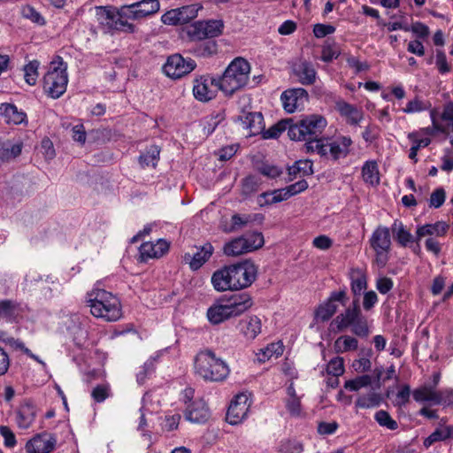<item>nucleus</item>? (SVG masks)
Returning a JSON list of instances; mask_svg holds the SVG:
<instances>
[{
	"label": "nucleus",
	"mask_w": 453,
	"mask_h": 453,
	"mask_svg": "<svg viewBox=\"0 0 453 453\" xmlns=\"http://www.w3.org/2000/svg\"><path fill=\"white\" fill-rule=\"evenodd\" d=\"M257 273L255 265L245 260L216 270L211 275V282L218 292L237 291L251 286L256 280Z\"/></svg>",
	"instance_id": "obj_1"
},
{
	"label": "nucleus",
	"mask_w": 453,
	"mask_h": 453,
	"mask_svg": "<svg viewBox=\"0 0 453 453\" xmlns=\"http://www.w3.org/2000/svg\"><path fill=\"white\" fill-rule=\"evenodd\" d=\"M253 300L247 292L235 293L226 298L217 300L207 310L208 320L212 325H219L232 318H236L253 306Z\"/></svg>",
	"instance_id": "obj_2"
},
{
	"label": "nucleus",
	"mask_w": 453,
	"mask_h": 453,
	"mask_svg": "<svg viewBox=\"0 0 453 453\" xmlns=\"http://www.w3.org/2000/svg\"><path fill=\"white\" fill-rule=\"evenodd\" d=\"M250 65L243 58L238 57L230 62L221 76L212 78L211 83L224 93L232 96L244 88L250 81Z\"/></svg>",
	"instance_id": "obj_3"
},
{
	"label": "nucleus",
	"mask_w": 453,
	"mask_h": 453,
	"mask_svg": "<svg viewBox=\"0 0 453 453\" xmlns=\"http://www.w3.org/2000/svg\"><path fill=\"white\" fill-rule=\"evenodd\" d=\"M326 126V118L319 114H310L296 121L292 119L288 137L293 141H304V149L307 152V146L310 143L315 146L318 141H322V134Z\"/></svg>",
	"instance_id": "obj_4"
},
{
	"label": "nucleus",
	"mask_w": 453,
	"mask_h": 453,
	"mask_svg": "<svg viewBox=\"0 0 453 453\" xmlns=\"http://www.w3.org/2000/svg\"><path fill=\"white\" fill-rule=\"evenodd\" d=\"M87 303L90 312L96 318L106 321H117L121 317V305L119 299L104 289L95 288L88 294Z\"/></svg>",
	"instance_id": "obj_5"
},
{
	"label": "nucleus",
	"mask_w": 453,
	"mask_h": 453,
	"mask_svg": "<svg viewBox=\"0 0 453 453\" xmlns=\"http://www.w3.org/2000/svg\"><path fill=\"white\" fill-rule=\"evenodd\" d=\"M194 367L198 376L211 382L225 380L230 372L227 364L209 349L196 354Z\"/></svg>",
	"instance_id": "obj_6"
},
{
	"label": "nucleus",
	"mask_w": 453,
	"mask_h": 453,
	"mask_svg": "<svg viewBox=\"0 0 453 453\" xmlns=\"http://www.w3.org/2000/svg\"><path fill=\"white\" fill-rule=\"evenodd\" d=\"M67 83L66 65L62 61L58 65L51 63L49 71L43 77L44 92L51 98L57 99L65 92Z\"/></svg>",
	"instance_id": "obj_7"
},
{
	"label": "nucleus",
	"mask_w": 453,
	"mask_h": 453,
	"mask_svg": "<svg viewBox=\"0 0 453 453\" xmlns=\"http://www.w3.org/2000/svg\"><path fill=\"white\" fill-rule=\"evenodd\" d=\"M96 16L99 24L109 30H118L127 33H134L135 26L127 18H122L121 6H98L96 8Z\"/></svg>",
	"instance_id": "obj_8"
},
{
	"label": "nucleus",
	"mask_w": 453,
	"mask_h": 453,
	"mask_svg": "<svg viewBox=\"0 0 453 453\" xmlns=\"http://www.w3.org/2000/svg\"><path fill=\"white\" fill-rule=\"evenodd\" d=\"M352 141L349 137L342 136L336 140L330 142L328 138H323L318 141L315 146L312 143L307 146V153L317 152L321 157H328L334 160L345 157L349 152V146Z\"/></svg>",
	"instance_id": "obj_9"
},
{
	"label": "nucleus",
	"mask_w": 453,
	"mask_h": 453,
	"mask_svg": "<svg viewBox=\"0 0 453 453\" xmlns=\"http://www.w3.org/2000/svg\"><path fill=\"white\" fill-rule=\"evenodd\" d=\"M264 245V236L260 232H252L234 238L224 245V254L237 257L254 251Z\"/></svg>",
	"instance_id": "obj_10"
},
{
	"label": "nucleus",
	"mask_w": 453,
	"mask_h": 453,
	"mask_svg": "<svg viewBox=\"0 0 453 453\" xmlns=\"http://www.w3.org/2000/svg\"><path fill=\"white\" fill-rule=\"evenodd\" d=\"M223 27V21L219 19L196 21L188 27L187 34L191 41H203L220 35Z\"/></svg>",
	"instance_id": "obj_11"
},
{
	"label": "nucleus",
	"mask_w": 453,
	"mask_h": 453,
	"mask_svg": "<svg viewBox=\"0 0 453 453\" xmlns=\"http://www.w3.org/2000/svg\"><path fill=\"white\" fill-rule=\"evenodd\" d=\"M159 8L158 0H140L130 4L122 5L121 16L133 21L140 20L157 13Z\"/></svg>",
	"instance_id": "obj_12"
},
{
	"label": "nucleus",
	"mask_w": 453,
	"mask_h": 453,
	"mask_svg": "<svg viewBox=\"0 0 453 453\" xmlns=\"http://www.w3.org/2000/svg\"><path fill=\"white\" fill-rule=\"evenodd\" d=\"M349 298L346 289L331 292L329 297L322 303H320L315 310L314 319L317 322L328 321L337 311L336 302L342 305H346Z\"/></svg>",
	"instance_id": "obj_13"
},
{
	"label": "nucleus",
	"mask_w": 453,
	"mask_h": 453,
	"mask_svg": "<svg viewBox=\"0 0 453 453\" xmlns=\"http://www.w3.org/2000/svg\"><path fill=\"white\" fill-rule=\"evenodd\" d=\"M196 66V64L192 58H185L180 54H173L168 57L163 70L168 77L179 79L190 73Z\"/></svg>",
	"instance_id": "obj_14"
},
{
	"label": "nucleus",
	"mask_w": 453,
	"mask_h": 453,
	"mask_svg": "<svg viewBox=\"0 0 453 453\" xmlns=\"http://www.w3.org/2000/svg\"><path fill=\"white\" fill-rule=\"evenodd\" d=\"M250 403L246 394H239L231 402L226 419L231 425L240 424L247 416Z\"/></svg>",
	"instance_id": "obj_15"
},
{
	"label": "nucleus",
	"mask_w": 453,
	"mask_h": 453,
	"mask_svg": "<svg viewBox=\"0 0 453 453\" xmlns=\"http://www.w3.org/2000/svg\"><path fill=\"white\" fill-rule=\"evenodd\" d=\"M57 444V437L46 432L35 435L26 444L27 453H50Z\"/></svg>",
	"instance_id": "obj_16"
},
{
	"label": "nucleus",
	"mask_w": 453,
	"mask_h": 453,
	"mask_svg": "<svg viewBox=\"0 0 453 453\" xmlns=\"http://www.w3.org/2000/svg\"><path fill=\"white\" fill-rule=\"evenodd\" d=\"M280 99L284 110L292 113L308 101V92L303 88H289L281 94Z\"/></svg>",
	"instance_id": "obj_17"
},
{
	"label": "nucleus",
	"mask_w": 453,
	"mask_h": 453,
	"mask_svg": "<svg viewBox=\"0 0 453 453\" xmlns=\"http://www.w3.org/2000/svg\"><path fill=\"white\" fill-rule=\"evenodd\" d=\"M362 315L359 299L355 298L351 305H349L343 313L336 316L331 325H336L337 331L342 332L351 326Z\"/></svg>",
	"instance_id": "obj_18"
},
{
	"label": "nucleus",
	"mask_w": 453,
	"mask_h": 453,
	"mask_svg": "<svg viewBox=\"0 0 453 453\" xmlns=\"http://www.w3.org/2000/svg\"><path fill=\"white\" fill-rule=\"evenodd\" d=\"M196 252L193 255L186 253L183 256L184 263L188 264L192 271L200 269L210 259L214 251L211 242L196 247Z\"/></svg>",
	"instance_id": "obj_19"
},
{
	"label": "nucleus",
	"mask_w": 453,
	"mask_h": 453,
	"mask_svg": "<svg viewBox=\"0 0 453 453\" xmlns=\"http://www.w3.org/2000/svg\"><path fill=\"white\" fill-rule=\"evenodd\" d=\"M238 120L241 122L242 127L249 131L250 136H255L262 134L265 129L264 117L261 112H246L238 116Z\"/></svg>",
	"instance_id": "obj_20"
},
{
	"label": "nucleus",
	"mask_w": 453,
	"mask_h": 453,
	"mask_svg": "<svg viewBox=\"0 0 453 453\" xmlns=\"http://www.w3.org/2000/svg\"><path fill=\"white\" fill-rule=\"evenodd\" d=\"M335 110L350 126L358 125L364 118V112L361 109L342 99H339L335 102Z\"/></svg>",
	"instance_id": "obj_21"
},
{
	"label": "nucleus",
	"mask_w": 453,
	"mask_h": 453,
	"mask_svg": "<svg viewBox=\"0 0 453 453\" xmlns=\"http://www.w3.org/2000/svg\"><path fill=\"white\" fill-rule=\"evenodd\" d=\"M37 415L36 406L30 401L22 403L16 411V423L19 428L27 429L34 423Z\"/></svg>",
	"instance_id": "obj_22"
},
{
	"label": "nucleus",
	"mask_w": 453,
	"mask_h": 453,
	"mask_svg": "<svg viewBox=\"0 0 453 453\" xmlns=\"http://www.w3.org/2000/svg\"><path fill=\"white\" fill-rule=\"evenodd\" d=\"M212 79L208 76H201L194 81L193 94L196 99L201 102H208L216 96V90L210 88Z\"/></svg>",
	"instance_id": "obj_23"
},
{
	"label": "nucleus",
	"mask_w": 453,
	"mask_h": 453,
	"mask_svg": "<svg viewBox=\"0 0 453 453\" xmlns=\"http://www.w3.org/2000/svg\"><path fill=\"white\" fill-rule=\"evenodd\" d=\"M210 417L209 410L204 402L195 401L188 405L185 418L192 423H204Z\"/></svg>",
	"instance_id": "obj_24"
},
{
	"label": "nucleus",
	"mask_w": 453,
	"mask_h": 453,
	"mask_svg": "<svg viewBox=\"0 0 453 453\" xmlns=\"http://www.w3.org/2000/svg\"><path fill=\"white\" fill-rule=\"evenodd\" d=\"M169 250V243L163 239L156 243L144 242L140 247V253L143 259L157 258L164 256Z\"/></svg>",
	"instance_id": "obj_25"
},
{
	"label": "nucleus",
	"mask_w": 453,
	"mask_h": 453,
	"mask_svg": "<svg viewBox=\"0 0 453 453\" xmlns=\"http://www.w3.org/2000/svg\"><path fill=\"white\" fill-rule=\"evenodd\" d=\"M239 326L246 339L254 340L261 333V319L256 315H251L240 320Z\"/></svg>",
	"instance_id": "obj_26"
},
{
	"label": "nucleus",
	"mask_w": 453,
	"mask_h": 453,
	"mask_svg": "<svg viewBox=\"0 0 453 453\" xmlns=\"http://www.w3.org/2000/svg\"><path fill=\"white\" fill-rule=\"evenodd\" d=\"M293 71L303 85H311L316 80L317 73L311 62L300 61L294 65Z\"/></svg>",
	"instance_id": "obj_27"
},
{
	"label": "nucleus",
	"mask_w": 453,
	"mask_h": 453,
	"mask_svg": "<svg viewBox=\"0 0 453 453\" xmlns=\"http://www.w3.org/2000/svg\"><path fill=\"white\" fill-rule=\"evenodd\" d=\"M448 229L449 225L444 221H437L434 224H425L417 228V241H419L425 236L442 237L447 234Z\"/></svg>",
	"instance_id": "obj_28"
},
{
	"label": "nucleus",
	"mask_w": 453,
	"mask_h": 453,
	"mask_svg": "<svg viewBox=\"0 0 453 453\" xmlns=\"http://www.w3.org/2000/svg\"><path fill=\"white\" fill-rule=\"evenodd\" d=\"M371 247L374 250H390L391 240L388 227L379 226L370 239Z\"/></svg>",
	"instance_id": "obj_29"
},
{
	"label": "nucleus",
	"mask_w": 453,
	"mask_h": 453,
	"mask_svg": "<svg viewBox=\"0 0 453 453\" xmlns=\"http://www.w3.org/2000/svg\"><path fill=\"white\" fill-rule=\"evenodd\" d=\"M20 312L19 303L4 299L0 301V322L14 323Z\"/></svg>",
	"instance_id": "obj_30"
},
{
	"label": "nucleus",
	"mask_w": 453,
	"mask_h": 453,
	"mask_svg": "<svg viewBox=\"0 0 453 453\" xmlns=\"http://www.w3.org/2000/svg\"><path fill=\"white\" fill-rule=\"evenodd\" d=\"M416 402H430L434 404H441L442 399L440 391H436L433 387H421L415 389L412 393Z\"/></svg>",
	"instance_id": "obj_31"
},
{
	"label": "nucleus",
	"mask_w": 453,
	"mask_h": 453,
	"mask_svg": "<svg viewBox=\"0 0 453 453\" xmlns=\"http://www.w3.org/2000/svg\"><path fill=\"white\" fill-rule=\"evenodd\" d=\"M288 198H290L289 194L287 193L286 188H283L262 193L258 196V203L261 206L271 205L282 201H286Z\"/></svg>",
	"instance_id": "obj_32"
},
{
	"label": "nucleus",
	"mask_w": 453,
	"mask_h": 453,
	"mask_svg": "<svg viewBox=\"0 0 453 453\" xmlns=\"http://www.w3.org/2000/svg\"><path fill=\"white\" fill-rule=\"evenodd\" d=\"M0 115H3L9 124L18 125L26 119V113L19 111L18 108L12 104H2L0 105Z\"/></svg>",
	"instance_id": "obj_33"
},
{
	"label": "nucleus",
	"mask_w": 453,
	"mask_h": 453,
	"mask_svg": "<svg viewBox=\"0 0 453 453\" xmlns=\"http://www.w3.org/2000/svg\"><path fill=\"white\" fill-rule=\"evenodd\" d=\"M190 51L201 58L211 57L218 52V44L214 40L197 41Z\"/></svg>",
	"instance_id": "obj_34"
},
{
	"label": "nucleus",
	"mask_w": 453,
	"mask_h": 453,
	"mask_svg": "<svg viewBox=\"0 0 453 453\" xmlns=\"http://www.w3.org/2000/svg\"><path fill=\"white\" fill-rule=\"evenodd\" d=\"M362 176L365 183L377 186L380 183V173L376 161H366L362 167Z\"/></svg>",
	"instance_id": "obj_35"
},
{
	"label": "nucleus",
	"mask_w": 453,
	"mask_h": 453,
	"mask_svg": "<svg viewBox=\"0 0 453 453\" xmlns=\"http://www.w3.org/2000/svg\"><path fill=\"white\" fill-rule=\"evenodd\" d=\"M453 438V426L436 428L423 442L424 446L428 449L434 442L445 441Z\"/></svg>",
	"instance_id": "obj_36"
},
{
	"label": "nucleus",
	"mask_w": 453,
	"mask_h": 453,
	"mask_svg": "<svg viewBox=\"0 0 453 453\" xmlns=\"http://www.w3.org/2000/svg\"><path fill=\"white\" fill-rule=\"evenodd\" d=\"M351 291L353 295L356 296L355 298H358L361 296V294L367 288V280L365 273H363L360 270L353 271L351 276Z\"/></svg>",
	"instance_id": "obj_37"
},
{
	"label": "nucleus",
	"mask_w": 453,
	"mask_h": 453,
	"mask_svg": "<svg viewBox=\"0 0 453 453\" xmlns=\"http://www.w3.org/2000/svg\"><path fill=\"white\" fill-rule=\"evenodd\" d=\"M292 127V119H281L278 123L272 126L269 129L262 132L263 139H276L283 131H289Z\"/></svg>",
	"instance_id": "obj_38"
},
{
	"label": "nucleus",
	"mask_w": 453,
	"mask_h": 453,
	"mask_svg": "<svg viewBox=\"0 0 453 453\" xmlns=\"http://www.w3.org/2000/svg\"><path fill=\"white\" fill-rule=\"evenodd\" d=\"M21 144H12L9 141H0V163L9 161L21 153Z\"/></svg>",
	"instance_id": "obj_39"
},
{
	"label": "nucleus",
	"mask_w": 453,
	"mask_h": 453,
	"mask_svg": "<svg viewBox=\"0 0 453 453\" xmlns=\"http://www.w3.org/2000/svg\"><path fill=\"white\" fill-rule=\"evenodd\" d=\"M381 402L382 397L380 394L372 392L368 395H360L357 399L355 405L357 408L372 409L380 406Z\"/></svg>",
	"instance_id": "obj_40"
},
{
	"label": "nucleus",
	"mask_w": 453,
	"mask_h": 453,
	"mask_svg": "<svg viewBox=\"0 0 453 453\" xmlns=\"http://www.w3.org/2000/svg\"><path fill=\"white\" fill-rule=\"evenodd\" d=\"M391 230L398 243L403 247H406L409 242L413 241L411 234L407 231L403 223L398 220H395Z\"/></svg>",
	"instance_id": "obj_41"
},
{
	"label": "nucleus",
	"mask_w": 453,
	"mask_h": 453,
	"mask_svg": "<svg viewBox=\"0 0 453 453\" xmlns=\"http://www.w3.org/2000/svg\"><path fill=\"white\" fill-rule=\"evenodd\" d=\"M160 149L157 145L150 146L147 150L139 157V163L142 167L156 166L159 157Z\"/></svg>",
	"instance_id": "obj_42"
},
{
	"label": "nucleus",
	"mask_w": 453,
	"mask_h": 453,
	"mask_svg": "<svg viewBox=\"0 0 453 453\" xmlns=\"http://www.w3.org/2000/svg\"><path fill=\"white\" fill-rule=\"evenodd\" d=\"M357 347V340L349 335L341 336L334 342V349L338 353L347 352L349 350H356Z\"/></svg>",
	"instance_id": "obj_43"
},
{
	"label": "nucleus",
	"mask_w": 453,
	"mask_h": 453,
	"mask_svg": "<svg viewBox=\"0 0 453 453\" xmlns=\"http://www.w3.org/2000/svg\"><path fill=\"white\" fill-rule=\"evenodd\" d=\"M340 55V50L337 44L330 39L325 42L321 51V60L329 63L333 59L337 58Z\"/></svg>",
	"instance_id": "obj_44"
},
{
	"label": "nucleus",
	"mask_w": 453,
	"mask_h": 453,
	"mask_svg": "<svg viewBox=\"0 0 453 453\" xmlns=\"http://www.w3.org/2000/svg\"><path fill=\"white\" fill-rule=\"evenodd\" d=\"M372 384V377L368 374L357 376L353 380H346L344 388L349 391H358L363 388H366Z\"/></svg>",
	"instance_id": "obj_45"
},
{
	"label": "nucleus",
	"mask_w": 453,
	"mask_h": 453,
	"mask_svg": "<svg viewBox=\"0 0 453 453\" xmlns=\"http://www.w3.org/2000/svg\"><path fill=\"white\" fill-rule=\"evenodd\" d=\"M375 421L382 427L394 431L398 428L397 422L392 418L390 414L384 410H380L374 414Z\"/></svg>",
	"instance_id": "obj_46"
},
{
	"label": "nucleus",
	"mask_w": 453,
	"mask_h": 453,
	"mask_svg": "<svg viewBox=\"0 0 453 453\" xmlns=\"http://www.w3.org/2000/svg\"><path fill=\"white\" fill-rule=\"evenodd\" d=\"M261 181L254 175H249L242 180V193L244 196H250L258 190Z\"/></svg>",
	"instance_id": "obj_47"
},
{
	"label": "nucleus",
	"mask_w": 453,
	"mask_h": 453,
	"mask_svg": "<svg viewBox=\"0 0 453 453\" xmlns=\"http://www.w3.org/2000/svg\"><path fill=\"white\" fill-rule=\"evenodd\" d=\"M351 332L361 338H366L369 334V326L367 323L366 318L362 315L352 326H351Z\"/></svg>",
	"instance_id": "obj_48"
},
{
	"label": "nucleus",
	"mask_w": 453,
	"mask_h": 453,
	"mask_svg": "<svg viewBox=\"0 0 453 453\" xmlns=\"http://www.w3.org/2000/svg\"><path fill=\"white\" fill-rule=\"evenodd\" d=\"M40 63L37 60L30 61L24 67L25 80L29 85H35L38 77V67Z\"/></svg>",
	"instance_id": "obj_49"
},
{
	"label": "nucleus",
	"mask_w": 453,
	"mask_h": 453,
	"mask_svg": "<svg viewBox=\"0 0 453 453\" xmlns=\"http://www.w3.org/2000/svg\"><path fill=\"white\" fill-rule=\"evenodd\" d=\"M303 446L296 440L282 441L279 446L280 453H302Z\"/></svg>",
	"instance_id": "obj_50"
},
{
	"label": "nucleus",
	"mask_w": 453,
	"mask_h": 453,
	"mask_svg": "<svg viewBox=\"0 0 453 453\" xmlns=\"http://www.w3.org/2000/svg\"><path fill=\"white\" fill-rule=\"evenodd\" d=\"M446 199V192L443 188H437L434 189L429 199V207L438 209L440 208L445 202Z\"/></svg>",
	"instance_id": "obj_51"
},
{
	"label": "nucleus",
	"mask_w": 453,
	"mask_h": 453,
	"mask_svg": "<svg viewBox=\"0 0 453 453\" xmlns=\"http://www.w3.org/2000/svg\"><path fill=\"white\" fill-rule=\"evenodd\" d=\"M326 372L334 377L342 375L344 372L343 358L337 357L331 359L327 364Z\"/></svg>",
	"instance_id": "obj_52"
},
{
	"label": "nucleus",
	"mask_w": 453,
	"mask_h": 453,
	"mask_svg": "<svg viewBox=\"0 0 453 453\" xmlns=\"http://www.w3.org/2000/svg\"><path fill=\"white\" fill-rule=\"evenodd\" d=\"M257 170L261 174L271 179L277 178L283 173L281 168L267 163H263L257 167Z\"/></svg>",
	"instance_id": "obj_53"
},
{
	"label": "nucleus",
	"mask_w": 453,
	"mask_h": 453,
	"mask_svg": "<svg viewBox=\"0 0 453 453\" xmlns=\"http://www.w3.org/2000/svg\"><path fill=\"white\" fill-rule=\"evenodd\" d=\"M431 107V104L428 102H423L418 98H415L412 101H410L406 107L403 109V111L406 113H413L419 112L422 111L428 110Z\"/></svg>",
	"instance_id": "obj_54"
},
{
	"label": "nucleus",
	"mask_w": 453,
	"mask_h": 453,
	"mask_svg": "<svg viewBox=\"0 0 453 453\" xmlns=\"http://www.w3.org/2000/svg\"><path fill=\"white\" fill-rule=\"evenodd\" d=\"M250 215H240L234 214L231 218V227L230 232H234L236 230L241 229L242 227L247 226L250 222H251Z\"/></svg>",
	"instance_id": "obj_55"
},
{
	"label": "nucleus",
	"mask_w": 453,
	"mask_h": 453,
	"mask_svg": "<svg viewBox=\"0 0 453 453\" xmlns=\"http://www.w3.org/2000/svg\"><path fill=\"white\" fill-rule=\"evenodd\" d=\"M199 9H201V6H198L197 4H190L178 9V12L180 18H184L185 23H188L197 16Z\"/></svg>",
	"instance_id": "obj_56"
},
{
	"label": "nucleus",
	"mask_w": 453,
	"mask_h": 453,
	"mask_svg": "<svg viewBox=\"0 0 453 453\" xmlns=\"http://www.w3.org/2000/svg\"><path fill=\"white\" fill-rule=\"evenodd\" d=\"M162 21L168 25L184 24V18H180L178 10H172L162 16Z\"/></svg>",
	"instance_id": "obj_57"
},
{
	"label": "nucleus",
	"mask_w": 453,
	"mask_h": 453,
	"mask_svg": "<svg viewBox=\"0 0 453 453\" xmlns=\"http://www.w3.org/2000/svg\"><path fill=\"white\" fill-rule=\"evenodd\" d=\"M431 143L430 138H423L420 140H415V144L410 149L409 157L413 160L415 163L418 161L417 155L418 151L420 150L421 148L427 147Z\"/></svg>",
	"instance_id": "obj_58"
},
{
	"label": "nucleus",
	"mask_w": 453,
	"mask_h": 453,
	"mask_svg": "<svg viewBox=\"0 0 453 453\" xmlns=\"http://www.w3.org/2000/svg\"><path fill=\"white\" fill-rule=\"evenodd\" d=\"M23 17L31 19L33 22L43 24L44 19L41 14L32 6L26 5L22 8Z\"/></svg>",
	"instance_id": "obj_59"
},
{
	"label": "nucleus",
	"mask_w": 453,
	"mask_h": 453,
	"mask_svg": "<svg viewBox=\"0 0 453 453\" xmlns=\"http://www.w3.org/2000/svg\"><path fill=\"white\" fill-rule=\"evenodd\" d=\"M335 31V27L328 24H316L313 27V34L317 38H323L328 35L333 34Z\"/></svg>",
	"instance_id": "obj_60"
},
{
	"label": "nucleus",
	"mask_w": 453,
	"mask_h": 453,
	"mask_svg": "<svg viewBox=\"0 0 453 453\" xmlns=\"http://www.w3.org/2000/svg\"><path fill=\"white\" fill-rule=\"evenodd\" d=\"M286 408L288 411L295 417H297L302 412L301 401L299 397L288 398L286 400Z\"/></svg>",
	"instance_id": "obj_61"
},
{
	"label": "nucleus",
	"mask_w": 453,
	"mask_h": 453,
	"mask_svg": "<svg viewBox=\"0 0 453 453\" xmlns=\"http://www.w3.org/2000/svg\"><path fill=\"white\" fill-rule=\"evenodd\" d=\"M0 434L3 436L4 440V445L8 448H13L17 441L13 432L10 429V427L6 426H0Z\"/></svg>",
	"instance_id": "obj_62"
},
{
	"label": "nucleus",
	"mask_w": 453,
	"mask_h": 453,
	"mask_svg": "<svg viewBox=\"0 0 453 453\" xmlns=\"http://www.w3.org/2000/svg\"><path fill=\"white\" fill-rule=\"evenodd\" d=\"M436 65L441 73H446L451 71V66L448 64L445 53L441 50H436Z\"/></svg>",
	"instance_id": "obj_63"
},
{
	"label": "nucleus",
	"mask_w": 453,
	"mask_h": 453,
	"mask_svg": "<svg viewBox=\"0 0 453 453\" xmlns=\"http://www.w3.org/2000/svg\"><path fill=\"white\" fill-rule=\"evenodd\" d=\"M91 395L96 403H102L109 396V388L105 385H97L92 390Z\"/></svg>",
	"instance_id": "obj_64"
}]
</instances>
